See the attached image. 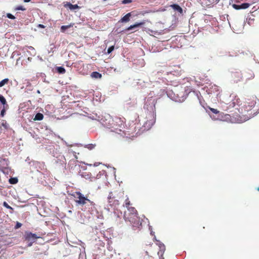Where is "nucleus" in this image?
I'll use <instances>...</instances> for the list:
<instances>
[{
  "instance_id": "a211bd4d",
  "label": "nucleus",
  "mask_w": 259,
  "mask_h": 259,
  "mask_svg": "<svg viewBox=\"0 0 259 259\" xmlns=\"http://www.w3.org/2000/svg\"><path fill=\"white\" fill-rule=\"evenodd\" d=\"M43 118H44L43 114L40 113H38L35 115V116L34 118V120H41L43 119Z\"/></svg>"
},
{
  "instance_id": "6ab92c4d",
  "label": "nucleus",
  "mask_w": 259,
  "mask_h": 259,
  "mask_svg": "<svg viewBox=\"0 0 259 259\" xmlns=\"http://www.w3.org/2000/svg\"><path fill=\"white\" fill-rule=\"evenodd\" d=\"M0 102L4 105V106H5V105L7 107L8 106L6 99L1 95H0Z\"/></svg>"
},
{
  "instance_id": "ea45409f",
  "label": "nucleus",
  "mask_w": 259,
  "mask_h": 259,
  "mask_svg": "<svg viewBox=\"0 0 259 259\" xmlns=\"http://www.w3.org/2000/svg\"><path fill=\"white\" fill-rule=\"evenodd\" d=\"M101 164V163L100 162H95L94 164V166H98L99 165H100Z\"/></svg>"
},
{
  "instance_id": "a19ab883",
  "label": "nucleus",
  "mask_w": 259,
  "mask_h": 259,
  "mask_svg": "<svg viewBox=\"0 0 259 259\" xmlns=\"http://www.w3.org/2000/svg\"><path fill=\"white\" fill-rule=\"evenodd\" d=\"M31 0H24V2L25 3H28V2H29Z\"/></svg>"
},
{
  "instance_id": "2f4dec72",
  "label": "nucleus",
  "mask_w": 259,
  "mask_h": 259,
  "mask_svg": "<svg viewBox=\"0 0 259 259\" xmlns=\"http://www.w3.org/2000/svg\"><path fill=\"white\" fill-rule=\"evenodd\" d=\"M210 110L214 114H218L219 112V111L214 108H210Z\"/></svg>"
},
{
  "instance_id": "cd10ccee",
  "label": "nucleus",
  "mask_w": 259,
  "mask_h": 259,
  "mask_svg": "<svg viewBox=\"0 0 259 259\" xmlns=\"http://www.w3.org/2000/svg\"><path fill=\"white\" fill-rule=\"evenodd\" d=\"M232 7H233V8H234L236 10L242 9L241 5H236V4H233L232 5Z\"/></svg>"
},
{
  "instance_id": "2eb2a0df",
  "label": "nucleus",
  "mask_w": 259,
  "mask_h": 259,
  "mask_svg": "<svg viewBox=\"0 0 259 259\" xmlns=\"http://www.w3.org/2000/svg\"><path fill=\"white\" fill-rule=\"evenodd\" d=\"M131 16V13H128L123 16L120 20L121 22H127L130 20V17Z\"/></svg>"
},
{
  "instance_id": "f3484780",
  "label": "nucleus",
  "mask_w": 259,
  "mask_h": 259,
  "mask_svg": "<svg viewBox=\"0 0 259 259\" xmlns=\"http://www.w3.org/2000/svg\"><path fill=\"white\" fill-rule=\"evenodd\" d=\"M91 76L92 78H101L102 77V74L98 72L95 71V72H93L91 73Z\"/></svg>"
},
{
  "instance_id": "f8f14e48",
  "label": "nucleus",
  "mask_w": 259,
  "mask_h": 259,
  "mask_svg": "<svg viewBox=\"0 0 259 259\" xmlns=\"http://www.w3.org/2000/svg\"><path fill=\"white\" fill-rule=\"evenodd\" d=\"M171 7L175 11H178L180 14L183 13V9L182 8L177 4H173L171 5Z\"/></svg>"
},
{
  "instance_id": "aec40b11",
  "label": "nucleus",
  "mask_w": 259,
  "mask_h": 259,
  "mask_svg": "<svg viewBox=\"0 0 259 259\" xmlns=\"http://www.w3.org/2000/svg\"><path fill=\"white\" fill-rule=\"evenodd\" d=\"M56 69L58 72L60 74H64L66 72L65 68L63 67H57Z\"/></svg>"
},
{
  "instance_id": "e433bc0d",
  "label": "nucleus",
  "mask_w": 259,
  "mask_h": 259,
  "mask_svg": "<svg viewBox=\"0 0 259 259\" xmlns=\"http://www.w3.org/2000/svg\"><path fill=\"white\" fill-rule=\"evenodd\" d=\"M124 198V195L121 196L120 197H116V199H118L119 200V202L120 200H121L122 199H123Z\"/></svg>"
},
{
  "instance_id": "4c0bfd02",
  "label": "nucleus",
  "mask_w": 259,
  "mask_h": 259,
  "mask_svg": "<svg viewBox=\"0 0 259 259\" xmlns=\"http://www.w3.org/2000/svg\"><path fill=\"white\" fill-rule=\"evenodd\" d=\"M233 76H238V77H240L241 76V74L239 72H235V73H233Z\"/></svg>"
},
{
  "instance_id": "c85d7f7f",
  "label": "nucleus",
  "mask_w": 259,
  "mask_h": 259,
  "mask_svg": "<svg viewBox=\"0 0 259 259\" xmlns=\"http://www.w3.org/2000/svg\"><path fill=\"white\" fill-rule=\"evenodd\" d=\"M114 46H112L110 47L107 50V53L108 54L111 53L114 50Z\"/></svg>"
},
{
  "instance_id": "412c9836",
  "label": "nucleus",
  "mask_w": 259,
  "mask_h": 259,
  "mask_svg": "<svg viewBox=\"0 0 259 259\" xmlns=\"http://www.w3.org/2000/svg\"><path fill=\"white\" fill-rule=\"evenodd\" d=\"M9 81L8 78H5L0 81V88L3 87L5 84L8 83Z\"/></svg>"
},
{
  "instance_id": "f257e3e1",
  "label": "nucleus",
  "mask_w": 259,
  "mask_h": 259,
  "mask_svg": "<svg viewBox=\"0 0 259 259\" xmlns=\"http://www.w3.org/2000/svg\"><path fill=\"white\" fill-rule=\"evenodd\" d=\"M112 123H110L111 127L113 128L115 131H112L114 133L113 135L117 139L123 140L124 142L129 141L131 139L121 128L124 127V122L119 117H115L114 118H110Z\"/></svg>"
},
{
  "instance_id": "4be33fe9",
  "label": "nucleus",
  "mask_w": 259,
  "mask_h": 259,
  "mask_svg": "<svg viewBox=\"0 0 259 259\" xmlns=\"http://www.w3.org/2000/svg\"><path fill=\"white\" fill-rule=\"evenodd\" d=\"M96 147V144H90L86 145L85 147L88 148V149L91 150L93 149Z\"/></svg>"
},
{
  "instance_id": "423d86ee",
  "label": "nucleus",
  "mask_w": 259,
  "mask_h": 259,
  "mask_svg": "<svg viewBox=\"0 0 259 259\" xmlns=\"http://www.w3.org/2000/svg\"><path fill=\"white\" fill-rule=\"evenodd\" d=\"M40 236H37L36 234L32 233L29 232H26L24 235L25 240L28 242V246H31L32 244L36 241L38 238H39Z\"/></svg>"
},
{
  "instance_id": "79ce46f5",
  "label": "nucleus",
  "mask_w": 259,
  "mask_h": 259,
  "mask_svg": "<svg viewBox=\"0 0 259 259\" xmlns=\"http://www.w3.org/2000/svg\"><path fill=\"white\" fill-rule=\"evenodd\" d=\"M257 190L259 191V187L257 188Z\"/></svg>"
},
{
  "instance_id": "7ed1b4c3",
  "label": "nucleus",
  "mask_w": 259,
  "mask_h": 259,
  "mask_svg": "<svg viewBox=\"0 0 259 259\" xmlns=\"http://www.w3.org/2000/svg\"><path fill=\"white\" fill-rule=\"evenodd\" d=\"M257 98L256 96H249L245 99L241 106V110L244 112L248 113L249 115H255L257 112H259V108L254 109L256 104Z\"/></svg>"
},
{
  "instance_id": "9b49d317",
  "label": "nucleus",
  "mask_w": 259,
  "mask_h": 259,
  "mask_svg": "<svg viewBox=\"0 0 259 259\" xmlns=\"http://www.w3.org/2000/svg\"><path fill=\"white\" fill-rule=\"evenodd\" d=\"M145 24V22H140V23H135V24L133 25H131L130 27H128L127 28H126V30H131L134 28H137L139 26H142V25H144Z\"/></svg>"
},
{
  "instance_id": "1a4fd4ad",
  "label": "nucleus",
  "mask_w": 259,
  "mask_h": 259,
  "mask_svg": "<svg viewBox=\"0 0 259 259\" xmlns=\"http://www.w3.org/2000/svg\"><path fill=\"white\" fill-rule=\"evenodd\" d=\"M220 93V88L218 86L213 84L211 85L209 90V94L216 93L217 95Z\"/></svg>"
},
{
  "instance_id": "4468645a",
  "label": "nucleus",
  "mask_w": 259,
  "mask_h": 259,
  "mask_svg": "<svg viewBox=\"0 0 259 259\" xmlns=\"http://www.w3.org/2000/svg\"><path fill=\"white\" fill-rule=\"evenodd\" d=\"M64 7L66 8L68 7L70 10H74L79 8V6L77 5H72L70 3H67L64 5Z\"/></svg>"
},
{
  "instance_id": "393cba45",
  "label": "nucleus",
  "mask_w": 259,
  "mask_h": 259,
  "mask_svg": "<svg viewBox=\"0 0 259 259\" xmlns=\"http://www.w3.org/2000/svg\"><path fill=\"white\" fill-rule=\"evenodd\" d=\"M14 10L15 11H18V10H21V11H25L26 9L23 7L22 6H19L15 8Z\"/></svg>"
},
{
  "instance_id": "37998d69",
  "label": "nucleus",
  "mask_w": 259,
  "mask_h": 259,
  "mask_svg": "<svg viewBox=\"0 0 259 259\" xmlns=\"http://www.w3.org/2000/svg\"><path fill=\"white\" fill-rule=\"evenodd\" d=\"M37 92L38 93H40V92H39V90H38Z\"/></svg>"
},
{
  "instance_id": "ddd939ff",
  "label": "nucleus",
  "mask_w": 259,
  "mask_h": 259,
  "mask_svg": "<svg viewBox=\"0 0 259 259\" xmlns=\"http://www.w3.org/2000/svg\"><path fill=\"white\" fill-rule=\"evenodd\" d=\"M157 241V243H156V244L157 245H158V246L159 247V249H160V250L158 252V254L160 253H160L161 254H162L164 252V250L165 249V247L164 245L162 243H161V242H160L159 241Z\"/></svg>"
},
{
  "instance_id": "5701e85b",
  "label": "nucleus",
  "mask_w": 259,
  "mask_h": 259,
  "mask_svg": "<svg viewBox=\"0 0 259 259\" xmlns=\"http://www.w3.org/2000/svg\"><path fill=\"white\" fill-rule=\"evenodd\" d=\"M9 182L11 184H15L18 182L17 178H11L9 179Z\"/></svg>"
},
{
  "instance_id": "58836bf2",
  "label": "nucleus",
  "mask_w": 259,
  "mask_h": 259,
  "mask_svg": "<svg viewBox=\"0 0 259 259\" xmlns=\"http://www.w3.org/2000/svg\"><path fill=\"white\" fill-rule=\"evenodd\" d=\"M38 27L39 28H44L45 27L44 25L42 24H38Z\"/></svg>"
},
{
  "instance_id": "c756f323",
  "label": "nucleus",
  "mask_w": 259,
  "mask_h": 259,
  "mask_svg": "<svg viewBox=\"0 0 259 259\" xmlns=\"http://www.w3.org/2000/svg\"><path fill=\"white\" fill-rule=\"evenodd\" d=\"M70 26L68 25H63L61 27V30L62 31H64L66 29L68 28Z\"/></svg>"
},
{
  "instance_id": "0eeeda50",
  "label": "nucleus",
  "mask_w": 259,
  "mask_h": 259,
  "mask_svg": "<svg viewBox=\"0 0 259 259\" xmlns=\"http://www.w3.org/2000/svg\"><path fill=\"white\" fill-rule=\"evenodd\" d=\"M147 120L144 123V126L150 128L155 122V115L153 113H150L147 117Z\"/></svg>"
},
{
  "instance_id": "72a5a7b5",
  "label": "nucleus",
  "mask_w": 259,
  "mask_h": 259,
  "mask_svg": "<svg viewBox=\"0 0 259 259\" xmlns=\"http://www.w3.org/2000/svg\"><path fill=\"white\" fill-rule=\"evenodd\" d=\"M5 113H6L5 106H4L3 109L2 110L1 112V115L2 116H4V115L5 114Z\"/></svg>"
},
{
  "instance_id": "bb28decb",
  "label": "nucleus",
  "mask_w": 259,
  "mask_h": 259,
  "mask_svg": "<svg viewBox=\"0 0 259 259\" xmlns=\"http://www.w3.org/2000/svg\"><path fill=\"white\" fill-rule=\"evenodd\" d=\"M247 79H252V78L254 77V74L252 73V72H248L247 73Z\"/></svg>"
},
{
  "instance_id": "c9c22d12",
  "label": "nucleus",
  "mask_w": 259,
  "mask_h": 259,
  "mask_svg": "<svg viewBox=\"0 0 259 259\" xmlns=\"http://www.w3.org/2000/svg\"><path fill=\"white\" fill-rule=\"evenodd\" d=\"M68 153H69V154H73V155H74V156L75 157V158L76 159H77V156H76V155L75 153H74V152L72 151V150H69V152H68Z\"/></svg>"
},
{
  "instance_id": "473e14b6",
  "label": "nucleus",
  "mask_w": 259,
  "mask_h": 259,
  "mask_svg": "<svg viewBox=\"0 0 259 259\" xmlns=\"http://www.w3.org/2000/svg\"><path fill=\"white\" fill-rule=\"evenodd\" d=\"M22 226V224L19 222H17L16 225L15 226V229H17Z\"/></svg>"
},
{
  "instance_id": "39448f33",
  "label": "nucleus",
  "mask_w": 259,
  "mask_h": 259,
  "mask_svg": "<svg viewBox=\"0 0 259 259\" xmlns=\"http://www.w3.org/2000/svg\"><path fill=\"white\" fill-rule=\"evenodd\" d=\"M71 195L76 199L75 202L78 205L83 206L87 203L92 204V201L88 199L87 197L84 196V195L79 191L74 192Z\"/></svg>"
},
{
  "instance_id": "f03ea898",
  "label": "nucleus",
  "mask_w": 259,
  "mask_h": 259,
  "mask_svg": "<svg viewBox=\"0 0 259 259\" xmlns=\"http://www.w3.org/2000/svg\"><path fill=\"white\" fill-rule=\"evenodd\" d=\"M123 218L125 222H129L133 229L136 230L142 226V220L138 216L135 208H131L129 211H124Z\"/></svg>"
},
{
  "instance_id": "dca6fc26",
  "label": "nucleus",
  "mask_w": 259,
  "mask_h": 259,
  "mask_svg": "<svg viewBox=\"0 0 259 259\" xmlns=\"http://www.w3.org/2000/svg\"><path fill=\"white\" fill-rule=\"evenodd\" d=\"M57 158L58 159V160H60V163L64 166V165H65L66 164V159L64 157V156L63 155H60L59 157H57Z\"/></svg>"
},
{
  "instance_id": "20e7f679",
  "label": "nucleus",
  "mask_w": 259,
  "mask_h": 259,
  "mask_svg": "<svg viewBox=\"0 0 259 259\" xmlns=\"http://www.w3.org/2000/svg\"><path fill=\"white\" fill-rule=\"evenodd\" d=\"M123 195H124V192L121 190H116L110 192L108 197V203L110 206L114 207L118 206L120 202L118 199H116V198Z\"/></svg>"
},
{
  "instance_id": "6e6552de",
  "label": "nucleus",
  "mask_w": 259,
  "mask_h": 259,
  "mask_svg": "<svg viewBox=\"0 0 259 259\" xmlns=\"http://www.w3.org/2000/svg\"><path fill=\"white\" fill-rule=\"evenodd\" d=\"M88 210L91 214H95L96 213H97L96 204L93 201H92V204L89 203L88 205Z\"/></svg>"
},
{
  "instance_id": "a878e982",
  "label": "nucleus",
  "mask_w": 259,
  "mask_h": 259,
  "mask_svg": "<svg viewBox=\"0 0 259 259\" xmlns=\"http://www.w3.org/2000/svg\"><path fill=\"white\" fill-rule=\"evenodd\" d=\"M241 6L242 9H245L249 7L250 4L248 3H243L241 5Z\"/></svg>"
},
{
  "instance_id": "f704fd0d",
  "label": "nucleus",
  "mask_w": 259,
  "mask_h": 259,
  "mask_svg": "<svg viewBox=\"0 0 259 259\" xmlns=\"http://www.w3.org/2000/svg\"><path fill=\"white\" fill-rule=\"evenodd\" d=\"M132 2V0H123L122 1V4H127Z\"/></svg>"
},
{
  "instance_id": "9d476101",
  "label": "nucleus",
  "mask_w": 259,
  "mask_h": 259,
  "mask_svg": "<svg viewBox=\"0 0 259 259\" xmlns=\"http://www.w3.org/2000/svg\"><path fill=\"white\" fill-rule=\"evenodd\" d=\"M125 201H124V204H123V206H125L127 208L126 211H129V209L131 208H134V207L132 206V203H131V201L129 199V198L127 197V195L125 196Z\"/></svg>"
},
{
  "instance_id": "7c9ffc66",
  "label": "nucleus",
  "mask_w": 259,
  "mask_h": 259,
  "mask_svg": "<svg viewBox=\"0 0 259 259\" xmlns=\"http://www.w3.org/2000/svg\"><path fill=\"white\" fill-rule=\"evenodd\" d=\"M7 17L8 18L11 19H15V17L10 13H8L7 14Z\"/></svg>"
},
{
  "instance_id": "b1692460",
  "label": "nucleus",
  "mask_w": 259,
  "mask_h": 259,
  "mask_svg": "<svg viewBox=\"0 0 259 259\" xmlns=\"http://www.w3.org/2000/svg\"><path fill=\"white\" fill-rule=\"evenodd\" d=\"M3 205L7 208L11 209L12 210L11 212L12 213L13 211V208L11 206H10L6 202H4Z\"/></svg>"
}]
</instances>
